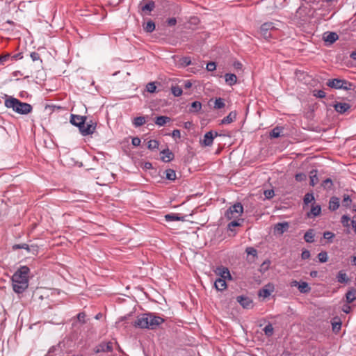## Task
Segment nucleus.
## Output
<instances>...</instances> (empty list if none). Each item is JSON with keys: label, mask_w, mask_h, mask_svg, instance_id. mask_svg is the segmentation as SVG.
Wrapping results in <instances>:
<instances>
[{"label": "nucleus", "mask_w": 356, "mask_h": 356, "mask_svg": "<svg viewBox=\"0 0 356 356\" xmlns=\"http://www.w3.org/2000/svg\"><path fill=\"white\" fill-rule=\"evenodd\" d=\"M165 320L154 313H145L138 316L134 325L141 329L156 330Z\"/></svg>", "instance_id": "f257e3e1"}, {"label": "nucleus", "mask_w": 356, "mask_h": 356, "mask_svg": "<svg viewBox=\"0 0 356 356\" xmlns=\"http://www.w3.org/2000/svg\"><path fill=\"white\" fill-rule=\"evenodd\" d=\"M30 269L26 266H21L12 276L13 289L17 293H22L29 286Z\"/></svg>", "instance_id": "f03ea898"}, {"label": "nucleus", "mask_w": 356, "mask_h": 356, "mask_svg": "<svg viewBox=\"0 0 356 356\" xmlns=\"http://www.w3.org/2000/svg\"><path fill=\"white\" fill-rule=\"evenodd\" d=\"M5 106L8 108H12L15 113L21 115H26L30 113L33 107L31 104L22 102L18 99L9 97L5 100Z\"/></svg>", "instance_id": "7ed1b4c3"}, {"label": "nucleus", "mask_w": 356, "mask_h": 356, "mask_svg": "<svg viewBox=\"0 0 356 356\" xmlns=\"http://www.w3.org/2000/svg\"><path fill=\"white\" fill-rule=\"evenodd\" d=\"M327 86L334 89H343L350 90L353 88V84L345 79H329Z\"/></svg>", "instance_id": "20e7f679"}, {"label": "nucleus", "mask_w": 356, "mask_h": 356, "mask_svg": "<svg viewBox=\"0 0 356 356\" xmlns=\"http://www.w3.org/2000/svg\"><path fill=\"white\" fill-rule=\"evenodd\" d=\"M243 212V207L240 202H237L230 207L225 212V216L229 219H238Z\"/></svg>", "instance_id": "39448f33"}, {"label": "nucleus", "mask_w": 356, "mask_h": 356, "mask_svg": "<svg viewBox=\"0 0 356 356\" xmlns=\"http://www.w3.org/2000/svg\"><path fill=\"white\" fill-rule=\"evenodd\" d=\"M96 127L97 123L93 120H86V122H84V124L79 129V131L84 136L91 135L95 132Z\"/></svg>", "instance_id": "423d86ee"}, {"label": "nucleus", "mask_w": 356, "mask_h": 356, "mask_svg": "<svg viewBox=\"0 0 356 356\" xmlns=\"http://www.w3.org/2000/svg\"><path fill=\"white\" fill-rule=\"evenodd\" d=\"M140 11L145 14H149L155 8V3L150 0H143L138 5Z\"/></svg>", "instance_id": "0eeeda50"}, {"label": "nucleus", "mask_w": 356, "mask_h": 356, "mask_svg": "<svg viewBox=\"0 0 356 356\" xmlns=\"http://www.w3.org/2000/svg\"><path fill=\"white\" fill-rule=\"evenodd\" d=\"M275 29V26L273 22L264 23L260 27V34L265 39H268L271 37V31Z\"/></svg>", "instance_id": "6e6552de"}, {"label": "nucleus", "mask_w": 356, "mask_h": 356, "mask_svg": "<svg viewBox=\"0 0 356 356\" xmlns=\"http://www.w3.org/2000/svg\"><path fill=\"white\" fill-rule=\"evenodd\" d=\"M218 136V134L216 131L213 132L212 131H210L207 132L204 136V139L202 140H200L202 146H211L213 144L214 138Z\"/></svg>", "instance_id": "1a4fd4ad"}, {"label": "nucleus", "mask_w": 356, "mask_h": 356, "mask_svg": "<svg viewBox=\"0 0 356 356\" xmlns=\"http://www.w3.org/2000/svg\"><path fill=\"white\" fill-rule=\"evenodd\" d=\"M289 228L288 222H282L276 223L273 227V232L275 234L282 235Z\"/></svg>", "instance_id": "9d476101"}, {"label": "nucleus", "mask_w": 356, "mask_h": 356, "mask_svg": "<svg viewBox=\"0 0 356 356\" xmlns=\"http://www.w3.org/2000/svg\"><path fill=\"white\" fill-rule=\"evenodd\" d=\"M237 302L244 308V309H251L253 307L252 300L245 296H239L236 298Z\"/></svg>", "instance_id": "9b49d317"}, {"label": "nucleus", "mask_w": 356, "mask_h": 356, "mask_svg": "<svg viewBox=\"0 0 356 356\" xmlns=\"http://www.w3.org/2000/svg\"><path fill=\"white\" fill-rule=\"evenodd\" d=\"M94 351L95 353L112 352L113 343L111 342L101 343L95 348Z\"/></svg>", "instance_id": "f8f14e48"}, {"label": "nucleus", "mask_w": 356, "mask_h": 356, "mask_svg": "<svg viewBox=\"0 0 356 356\" xmlns=\"http://www.w3.org/2000/svg\"><path fill=\"white\" fill-rule=\"evenodd\" d=\"M86 120H87V118L85 116H81V115L72 114L71 115L70 122L73 125L78 127L79 129L81 127V126L84 124V122H86Z\"/></svg>", "instance_id": "ddd939ff"}, {"label": "nucleus", "mask_w": 356, "mask_h": 356, "mask_svg": "<svg viewBox=\"0 0 356 356\" xmlns=\"http://www.w3.org/2000/svg\"><path fill=\"white\" fill-rule=\"evenodd\" d=\"M274 291V286L273 284H268L264 286L262 289L259 291V296L264 298H268L270 296L272 292Z\"/></svg>", "instance_id": "4468645a"}, {"label": "nucleus", "mask_w": 356, "mask_h": 356, "mask_svg": "<svg viewBox=\"0 0 356 356\" xmlns=\"http://www.w3.org/2000/svg\"><path fill=\"white\" fill-rule=\"evenodd\" d=\"M161 154H162L161 159L163 162H170V161L173 160L175 156L174 154L168 148L161 151Z\"/></svg>", "instance_id": "2eb2a0df"}, {"label": "nucleus", "mask_w": 356, "mask_h": 356, "mask_svg": "<svg viewBox=\"0 0 356 356\" xmlns=\"http://www.w3.org/2000/svg\"><path fill=\"white\" fill-rule=\"evenodd\" d=\"M350 108V106L348 103H337L334 105V109L337 112L343 114Z\"/></svg>", "instance_id": "dca6fc26"}, {"label": "nucleus", "mask_w": 356, "mask_h": 356, "mask_svg": "<svg viewBox=\"0 0 356 356\" xmlns=\"http://www.w3.org/2000/svg\"><path fill=\"white\" fill-rule=\"evenodd\" d=\"M339 38L338 35L334 32H326L323 35V40L330 44L334 43Z\"/></svg>", "instance_id": "f3484780"}, {"label": "nucleus", "mask_w": 356, "mask_h": 356, "mask_svg": "<svg viewBox=\"0 0 356 356\" xmlns=\"http://www.w3.org/2000/svg\"><path fill=\"white\" fill-rule=\"evenodd\" d=\"M13 250H17V249H24L26 250L27 252H33V251H37V247L36 246H33V245H29L28 244H26V243H21V244H15L13 246Z\"/></svg>", "instance_id": "a211bd4d"}, {"label": "nucleus", "mask_w": 356, "mask_h": 356, "mask_svg": "<svg viewBox=\"0 0 356 356\" xmlns=\"http://www.w3.org/2000/svg\"><path fill=\"white\" fill-rule=\"evenodd\" d=\"M339 198L337 197L333 196L330 199L329 202V209L331 211H336L339 209Z\"/></svg>", "instance_id": "6ab92c4d"}, {"label": "nucleus", "mask_w": 356, "mask_h": 356, "mask_svg": "<svg viewBox=\"0 0 356 356\" xmlns=\"http://www.w3.org/2000/svg\"><path fill=\"white\" fill-rule=\"evenodd\" d=\"M225 82L229 86L234 85L237 81V76L234 74L227 73L225 75Z\"/></svg>", "instance_id": "aec40b11"}, {"label": "nucleus", "mask_w": 356, "mask_h": 356, "mask_svg": "<svg viewBox=\"0 0 356 356\" xmlns=\"http://www.w3.org/2000/svg\"><path fill=\"white\" fill-rule=\"evenodd\" d=\"M346 298L347 303H351L356 299V289L354 288L350 289L346 293Z\"/></svg>", "instance_id": "412c9836"}, {"label": "nucleus", "mask_w": 356, "mask_h": 356, "mask_svg": "<svg viewBox=\"0 0 356 356\" xmlns=\"http://www.w3.org/2000/svg\"><path fill=\"white\" fill-rule=\"evenodd\" d=\"M236 118V111H232L229 113V115L226 117H225L221 120V124H230L232 122H234Z\"/></svg>", "instance_id": "4be33fe9"}, {"label": "nucleus", "mask_w": 356, "mask_h": 356, "mask_svg": "<svg viewBox=\"0 0 356 356\" xmlns=\"http://www.w3.org/2000/svg\"><path fill=\"white\" fill-rule=\"evenodd\" d=\"M165 219L167 221H184V217L177 213H169L165 216Z\"/></svg>", "instance_id": "5701e85b"}, {"label": "nucleus", "mask_w": 356, "mask_h": 356, "mask_svg": "<svg viewBox=\"0 0 356 356\" xmlns=\"http://www.w3.org/2000/svg\"><path fill=\"white\" fill-rule=\"evenodd\" d=\"M215 288L218 291H223L227 288V284L225 280L222 278H218L214 283Z\"/></svg>", "instance_id": "b1692460"}, {"label": "nucleus", "mask_w": 356, "mask_h": 356, "mask_svg": "<svg viewBox=\"0 0 356 356\" xmlns=\"http://www.w3.org/2000/svg\"><path fill=\"white\" fill-rule=\"evenodd\" d=\"M170 118L168 116H158L155 119V124L159 127L165 125L167 122H170Z\"/></svg>", "instance_id": "393cba45"}, {"label": "nucleus", "mask_w": 356, "mask_h": 356, "mask_svg": "<svg viewBox=\"0 0 356 356\" xmlns=\"http://www.w3.org/2000/svg\"><path fill=\"white\" fill-rule=\"evenodd\" d=\"M337 282L341 284L347 283L349 280L347 274L343 270H340L337 275Z\"/></svg>", "instance_id": "a878e982"}, {"label": "nucleus", "mask_w": 356, "mask_h": 356, "mask_svg": "<svg viewBox=\"0 0 356 356\" xmlns=\"http://www.w3.org/2000/svg\"><path fill=\"white\" fill-rule=\"evenodd\" d=\"M218 274L221 276V278L225 280L227 277L231 278L230 273L227 268L221 267L218 268Z\"/></svg>", "instance_id": "bb28decb"}, {"label": "nucleus", "mask_w": 356, "mask_h": 356, "mask_svg": "<svg viewBox=\"0 0 356 356\" xmlns=\"http://www.w3.org/2000/svg\"><path fill=\"white\" fill-rule=\"evenodd\" d=\"M310 185L314 186L318 182V178L317 176L316 170H312L309 173Z\"/></svg>", "instance_id": "cd10ccee"}, {"label": "nucleus", "mask_w": 356, "mask_h": 356, "mask_svg": "<svg viewBox=\"0 0 356 356\" xmlns=\"http://www.w3.org/2000/svg\"><path fill=\"white\" fill-rule=\"evenodd\" d=\"M146 122L145 117L144 116H139L134 118L133 120V124L136 127H140L143 125Z\"/></svg>", "instance_id": "c85d7f7f"}, {"label": "nucleus", "mask_w": 356, "mask_h": 356, "mask_svg": "<svg viewBox=\"0 0 356 356\" xmlns=\"http://www.w3.org/2000/svg\"><path fill=\"white\" fill-rule=\"evenodd\" d=\"M321 208L319 205L312 206L310 213H308V216L311 217L312 216L313 217H316L318 216L321 213Z\"/></svg>", "instance_id": "c756f323"}, {"label": "nucleus", "mask_w": 356, "mask_h": 356, "mask_svg": "<svg viewBox=\"0 0 356 356\" xmlns=\"http://www.w3.org/2000/svg\"><path fill=\"white\" fill-rule=\"evenodd\" d=\"M314 234L313 229H309L304 235V239L307 243L314 242Z\"/></svg>", "instance_id": "7c9ffc66"}, {"label": "nucleus", "mask_w": 356, "mask_h": 356, "mask_svg": "<svg viewBox=\"0 0 356 356\" xmlns=\"http://www.w3.org/2000/svg\"><path fill=\"white\" fill-rule=\"evenodd\" d=\"M298 288L301 293H308L311 290V288L309 286L308 283L305 282H302L301 283H299Z\"/></svg>", "instance_id": "2f4dec72"}, {"label": "nucleus", "mask_w": 356, "mask_h": 356, "mask_svg": "<svg viewBox=\"0 0 356 356\" xmlns=\"http://www.w3.org/2000/svg\"><path fill=\"white\" fill-rule=\"evenodd\" d=\"M201 108H202L201 102H200L198 101H195L191 104V108L190 111L192 113H196V112L200 111L201 110Z\"/></svg>", "instance_id": "473e14b6"}, {"label": "nucleus", "mask_w": 356, "mask_h": 356, "mask_svg": "<svg viewBox=\"0 0 356 356\" xmlns=\"http://www.w3.org/2000/svg\"><path fill=\"white\" fill-rule=\"evenodd\" d=\"M352 202V200L350 197V196L347 194H344L343 195V200H342V205L343 207L346 208H348L350 207Z\"/></svg>", "instance_id": "72a5a7b5"}, {"label": "nucleus", "mask_w": 356, "mask_h": 356, "mask_svg": "<svg viewBox=\"0 0 356 356\" xmlns=\"http://www.w3.org/2000/svg\"><path fill=\"white\" fill-rule=\"evenodd\" d=\"M155 29V24L152 21H148L145 26H144V30L147 33H152Z\"/></svg>", "instance_id": "f704fd0d"}, {"label": "nucleus", "mask_w": 356, "mask_h": 356, "mask_svg": "<svg viewBox=\"0 0 356 356\" xmlns=\"http://www.w3.org/2000/svg\"><path fill=\"white\" fill-rule=\"evenodd\" d=\"M165 177L168 180L173 181L176 179V172L172 169H167L165 170Z\"/></svg>", "instance_id": "c9c22d12"}, {"label": "nucleus", "mask_w": 356, "mask_h": 356, "mask_svg": "<svg viewBox=\"0 0 356 356\" xmlns=\"http://www.w3.org/2000/svg\"><path fill=\"white\" fill-rule=\"evenodd\" d=\"M282 131V128L276 127L271 131V132L270 133V136L271 138H278L280 136Z\"/></svg>", "instance_id": "e433bc0d"}, {"label": "nucleus", "mask_w": 356, "mask_h": 356, "mask_svg": "<svg viewBox=\"0 0 356 356\" xmlns=\"http://www.w3.org/2000/svg\"><path fill=\"white\" fill-rule=\"evenodd\" d=\"M225 104L224 102V99L222 98L219 97L215 100L214 108L220 109L222 108L225 106Z\"/></svg>", "instance_id": "4c0bfd02"}, {"label": "nucleus", "mask_w": 356, "mask_h": 356, "mask_svg": "<svg viewBox=\"0 0 356 356\" xmlns=\"http://www.w3.org/2000/svg\"><path fill=\"white\" fill-rule=\"evenodd\" d=\"M159 141L156 140H150L147 143V148L151 150L157 149L159 147Z\"/></svg>", "instance_id": "58836bf2"}, {"label": "nucleus", "mask_w": 356, "mask_h": 356, "mask_svg": "<svg viewBox=\"0 0 356 356\" xmlns=\"http://www.w3.org/2000/svg\"><path fill=\"white\" fill-rule=\"evenodd\" d=\"M263 330L264 332V334L268 337H270L273 334V327L270 323L266 325Z\"/></svg>", "instance_id": "ea45409f"}, {"label": "nucleus", "mask_w": 356, "mask_h": 356, "mask_svg": "<svg viewBox=\"0 0 356 356\" xmlns=\"http://www.w3.org/2000/svg\"><path fill=\"white\" fill-rule=\"evenodd\" d=\"M318 258L319 261L321 263H325L327 261L328 257L326 252L322 251L318 254Z\"/></svg>", "instance_id": "a19ab883"}, {"label": "nucleus", "mask_w": 356, "mask_h": 356, "mask_svg": "<svg viewBox=\"0 0 356 356\" xmlns=\"http://www.w3.org/2000/svg\"><path fill=\"white\" fill-rule=\"evenodd\" d=\"M172 93L175 97H179L182 94V89L179 86H173L171 88Z\"/></svg>", "instance_id": "79ce46f5"}, {"label": "nucleus", "mask_w": 356, "mask_h": 356, "mask_svg": "<svg viewBox=\"0 0 356 356\" xmlns=\"http://www.w3.org/2000/svg\"><path fill=\"white\" fill-rule=\"evenodd\" d=\"M303 200H304V203L305 204H308L309 203H310V202H312V201L314 200V195L312 193H307V194H305Z\"/></svg>", "instance_id": "37998d69"}, {"label": "nucleus", "mask_w": 356, "mask_h": 356, "mask_svg": "<svg viewBox=\"0 0 356 356\" xmlns=\"http://www.w3.org/2000/svg\"><path fill=\"white\" fill-rule=\"evenodd\" d=\"M321 185L323 188L330 189L332 188L333 183L330 178H327L323 181Z\"/></svg>", "instance_id": "c03bdc74"}, {"label": "nucleus", "mask_w": 356, "mask_h": 356, "mask_svg": "<svg viewBox=\"0 0 356 356\" xmlns=\"http://www.w3.org/2000/svg\"><path fill=\"white\" fill-rule=\"evenodd\" d=\"M245 252L248 254V255H252L254 257H257V250L253 248V247H248L246 249H245Z\"/></svg>", "instance_id": "a18cd8bd"}, {"label": "nucleus", "mask_w": 356, "mask_h": 356, "mask_svg": "<svg viewBox=\"0 0 356 356\" xmlns=\"http://www.w3.org/2000/svg\"><path fill=\"white\" fill-rule=\"evenodd\" d=\"M146 89L149 92L152 93L156 91V86H155L154 83L150 82L147 84Z\"/></svg>", "instance_id": "49530a36"}, {"label": "nucleus", "mask_w": 356, "mask_h": 356, "mask_svg": "<svg viewBox=\"0 0 356 356\" xmlns=\"http://www.w3.org/2000/svg\"><path fill=\"white\" fill-rule=\"evenodd\" d=\"M192 63L191 57L186 56L181 59V64L184 66H188Z\"/></svg>", "instance_id": "de8ad7c7"}, {"label": "nucleus", "mask_w": 356, "mask_h": 356, "mask_svg": "<svg viewBox=\"0 0 356 356\" xmlns=\"http://www.w3.org/2000/svg\"><path fill=\"white\" fill-rule=\"evenodd\" d=\"M332 330H333V331L338 332L341 329V322L340 321H338L337 322L334 321V322L332 323Z\"/></svg>", "instance_id": "09e8293b"}, {"label": "nucleus", "mask_w": 356, "mask_h": 356, "mask_svg": "<svg viewBox=\"0 0 356 356\" xmlns=\"http://www.w3.org/2000/svg\"><path fill=\"white\" fill-rule=\"evenodd\" d=\"M325 95H326V93L322 90L314 91V96H315L318 98H324L325 97Z\"/></svg>", "instance_id": "8fccbe9b"}, {"label": "nucleus", "mask_w": 356, "mask_h": 356, "mask_svg": "<svg viewBox=\"0 0 356 356\" xmlns=\"http://www.w3.org/2000/svg\"><path fill=\"white\" fill-rule=\"evenodd\" d=\"M323 237L325 239L332 241V238L334 237V234L329 231L325 232L323 234Z\"/></svg>", "instance_id": "3c124183"}, {"label": "nucleus", "mask_w": 356, "mask_h": 356, "mask_svg": "<svg viewBox=\"0 0 356 356\" xmlns=\"http://www.w3.org/2000/svg\"><path fill=\"white\" fill-rule=\"evenodd\" d=\"M216 65L215 62H209L207 63L206 69L209 72H213L216 70Z\"/></svg>", "instance_id": "603ef678"}, {"label": "nucleus", "mask_w": 356, "mask_h": 356, "mask_svg": "<svg viewBox=\"0 0 356 356\" xmlns=\"http://www.w3.org/2000/svg\"><path fill=\"white\" fill-rule=\"evenodd\" d=\"M30 56L33 61L40 60V62H42V60L40 59V54L38 52L34 51V52L31 53Z\"/></svg>", "instance_id": "864d4df0"}, {"label": "nucleus", "mask_w": 356, "mask_h": 356, "mask_svg": "<svg viewBox=\"0 0 356 356\" xmlns=\"http://www.w3.org/2000/svg\"><path fill=\"white\" fill-rule=\"evenodd\" d=\"M306 177L307 176L304 173H298L295 176L296 180L298 181H302L303 180H305Z\"/></svg>", "instance_id": "5fc2aeb1"}, {"label": "nucleus", "mask_w": 356, "mask_h": 356, "mask_svg": "<svg viewBox=\"0 0 356 356\" xmlns=\"http://www.w3.org/2000/svg\"><path fill=\"white\" fill-rule=\"evenodd\" d=\"M240 223L236 219H234L232 222L228 224V229L232 230V227L239 226Z\"/></svg>", "instance_id": "6e6d98bb"}, {"label": "nucleus", "mask_w": 356, "mask_h": 356, "mask_svg": "<svg viewBox=\"0 0 356 356\" xmlns=\"http://www.w3.org/2000/svg\"><path fill=\"white\" fill-rule=\"evenodd\" d=\"M274 191L273 190H266L264 191V195L267 199H270L274 196Z\"/></svg>", "instance_id": "4d7b16f0"}, {"label": "nucleus", "mask_w": 356, "mask_h": 356, "mask_svg": "<svg viewBox=\"0 0 356 356\" xmlns=\"http://www.w3.org/2000/svg\"><path fill=\"white\" fill-rule=\"evenodd\" d=\"M310 252L307 250H302V254H301V258L302 259L305 260V259H307L310 257Z\"/></svg>", "instance_id": "13d9d810"}, {"label": "nucleus", "mask_w": 356, "mask_h": 356, "mask_svg": "<svg viewBox=\"0 0 356 356\" xmlns=\"http://www.w3.org/2000/svg\"><path fill=\"white\" fill-rule=\"evenodd\" d=\"M350 220V218L348 216H345L343 215L342 217H341V223L343 224V226H348V222Z\"/></svg>", "instance_id": "bf43d9fd"}, {"label": "nucleus", "mask_w": 356, "mask_h": 356, "mask_svg": "<svg viewBox=\"0 0 356 356\" xmlns=\"http://www.w3.org/2000/svg\"><path fill=\"white\" fill-rule=\"evenodd\" d=\"M140 139L138 137H134L132 138L131 143L134 146L138 147L140 144Z\"/></svg>", "instance_id": "052dcab7"}, {"label": "nucleus", "mask_w": 356, "mask_h": 356, "mask_svg": "<svg viewBox=\"0 0 356 356\" xmlns=\"http://www.w3.org/2000/svg\"><path fill=\"white\" fill-rule=\"evenodd\" d=\"M167 24L170 26H175L177 24V19L175 17L169 18L167 20Z\"/></svg>", "instance_id": "680f3d73"}, {"label": "nucleus", "mask_w": 356, "mask_h": 356, "mask_svg": "<svg viewBox=\"0 0 356 356\" xmlns=\"http://www.w3.org/2000/svg\"><path fill=\"white\" fill-rule=\"evenodd\" d=\"M85 318H86V314L83 312L79 313L77 315V318H78L79 321L82 322L83 323H85Z\"/></svg>", "instance_id": "e2e57ef3"}, {"label": "nucleus", "mask_w": 356, "mask_h": 356, "mask_svg": "<svg viewBox=\"0 0 356 356\" xmlns=\"http://www.w3.org/2000/svg\"><path fill=\"white\" fill-rule=\"evenodd\" d=\"M172 136L175 138H180L181 137V133L179 129H175L172 132Z\"/></svg>", "instance_id": "0e129e2a"}, {"label": "nucleus", "mask_w": 356, "mask_h": 356, "mask_svg": "<svg viewBox=\"0 0 356 356\" xmlns=\"http://www.w3.org/2000/svg\"><path fill=\"white\" fill-rule=\"evenodd\" d=\"M296 75L298 79H300L301 76H302V78L305 79V76H307V74L304 72L300 70H297L296 72Z\"/></svg>", "instance_id": "69168bd1"}, {"label": "nucleus", "mask_w": 356, "mask_h": 356, "mask_svg": "<svg viewBox=\"0 0 356 356\" xmlns=\"http://www.w3.org/2000/svg\"><path fill=\"white\" fill-rule=\"evenodd\" d=\"M9 57H10V54L1 55L0 56V63H3L8 59Z\"/></svg>", "instance_id": "338daca9"}, {"label": "nucleus", "mask_w": 356, "mask_h": 356, "mask_svg": "<svg viewBox=\"0 0 356 356\" xmlns=\"http://www.w3.org/2000/svg\"><path fill=\"white\" fill-rule=\"evenodd\" d=\"M342 311L346 314H348L350 311V307L348 305H344L342 307Z\"/></svg>", "instance_id": "774afa93"}]
</instances>
